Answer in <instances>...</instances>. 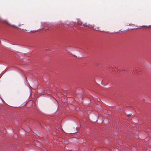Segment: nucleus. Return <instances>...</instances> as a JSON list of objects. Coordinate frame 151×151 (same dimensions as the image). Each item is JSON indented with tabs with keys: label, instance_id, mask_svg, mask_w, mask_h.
I'll use <instances>...</instances> for the list:
<instances>
[{
	"label": "nucleus",
	"instance_id": "nucleus-3",
	"mask_svg": "<svg viewBox=\"0 0 151 151\" xmlns=\"http://www.w3.org/2000/svg\"><path fill=\"white\" fill-rule=\"evenodd\" d=\"M140 70V69L139 68H137L135 69L134 70V71L135 73V72L137 73V72H138Z\"/></svg>",
	"mask_w": 151,
	"mask_h": 151
},
{
	"label": "nucleus",
	"instance_id": "nucleus-1",
	"mask_svg": "<svg viewBox=\"0 0 151 151\" xmlns=\"http://www.w3.org/2000/svg\"><path fill=\"white\" fill-rule=\"evenodd\" d=\"M83 26L84 27H89L92 28H93L94 27V25H87L86 23H85L84 24H83Z\"/></svg>",
	"mask_w": 151,
	"mask_h": 151
},
{
	"label": "nucleus",
	"instance_id": "nucleus-4",
	"mask_svg": "<svg viewBox=\"0 0 151 151\" xmlns=\"http://www.w3.org/2000/svg\"><path fill=\"white\" fill-rule=\"evenodd\" d=\"M75 24L74 23H73V22H71L70 23V24H69L70 25V26H73V25H74Z\"/></svg>",
	"mask_w": 151,
	"mask_h": 151
},
{
	"label": "nucleus",
	"instance_id": "nucleus-9",
	"mask_svg": "<svg viewBox=\"0 0 151 151\" xmlns=\"http://www.w3.org/2000/svg\"><path fill=\"white\" fill-rule=\"evenodd\" d=\"M150 26H151V25H150V26H148V27H150Z\"/></svg>",
	"mask_w": 151,
	"mask_h": 151
},
{
	"label": "nucleus",
	"instance_id": "nucleus-2",
	"mask_svg": "<svg viewBox=\"0 0 151 151\" xmlns=\"http://www.w3.org/2000/svg\"><path fill=\"white\" fill-rule=\"evenodd\" d=\"M77 24L80 26L83 25L82 22L78 19Z\"/></svg>",
	"mask_w": 151,
	"mask_h": 151
},
{
	"label": "nucleus",
	"instance_id": "nucleus-5",
	"mask_svg": "<svg viewBox=\"0 0 151 151\" xmlns=\"http://www.w3.org/2000/svg\"><path fill=\"white\" fill-rule=\"evenodd\" d=\"M99 27H95L94 28V29H95V30H96V31H99Z\"/></svg>",
	"mask_w": 151,
	"mask_h": 151
},
{
	"label": "nucleus",
	"instance_id": "nucleus-6",
	"mask_svg": "<svg viewBox=\"0 0 151 151\" xmlns=\"http://www.w3.org/2000/svg\"><path fill=\"white\" fill-rule=\"evenodd\" d=\"M19 29H21L22 30H25V31H27V30H26V29H21V28H20Z\"/></svg>",
	"mask_w": 151,
	"mask_h": 151
},
{
	"label": "nucleus",
	"instance_id": "nucleus-8",
	"mask_svg": "<svg viewBox=\"0 0 151 151\" xmlns=\"http://www.w3.org/2000/svg\"><path fill=\"white\" fill-rule=\"evenodd\" d=\"M21 25L20 24H19V26H20Z\"/></svg>",
	"mask_w": 151,
	"mask_h": 151
},
{
	"label": "nucleus",
	"instance_id": "nucleus-7",
	"mask_svg": "<svg viewBox=\"0 0 151 151\" xmlns=\"http://www.w3.org/2000/svg\"><path fill=\"white\" fill-rule=\"evenodd\" d=\"M143 27H147V26H143Z\"/></svg>",
	"mask_w": 151,
	"mask_h": 151
}]
</instances>
